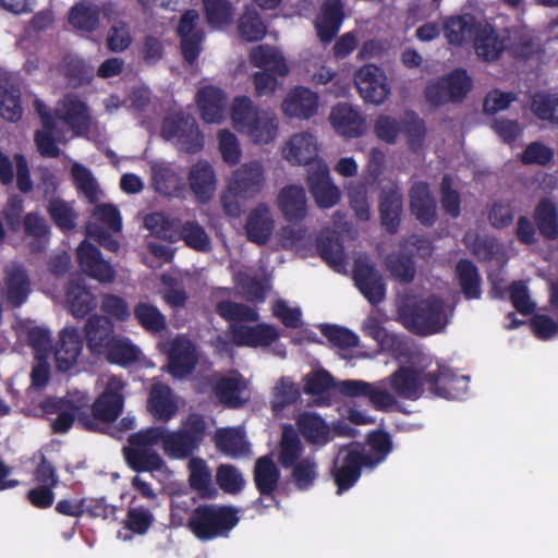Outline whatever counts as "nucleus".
Segmentation results:
<instances>
[{"label": "nucleus", "mask_w": 558, "mask_h": 558, "mask_svg": "<svg viewBox=\"0 0 558 558\" xmlns=\"http://www.w3.org/2000/svg\"><path fill=\"white\" fill-rule=\"evenodd\" d=\"M47 213L54 226L66 233L76 227L77 214L64 199L53 197L48 202Z\"/></svg>", "instance_id": "obj_58"}, {"label": "nucleus", "mask_w": 558, "mask_h": 558, "mask_svg": "<svg viewBox=\"0 0 558 558\" xmlns=\"http://www.w3.org/2000/svg\"><path fill=\"white\" fill-rule=\"evenodd\" d=\"M275 227L270 210L266 204H258L247 216L245 222L246 238L257 245L266 244Z\"/></svg>", "instance_id": "obj_38"}, {"label": "nucleus", "mask_w": 558, "mask_h": 558, "mask_svg": "<svg viewBox=\"0 0 558 558\" xmlns=\"http://www.w3.org/2000/svg\"><path fill=\"white\" fill-rule=\"evenodd\" d=\"M401 317L411 332L422 337L442 331L449 323L446 303L435 294L407 304Z\"/></svg>", "instance_id": "obj_3"}, {"label": "nucleus", "mask_w": 558, "mask_h": 558, "mask_svg": "<svg viewBox=\"0 0 558 558\" xmlns=\"http://www.w3.org/2000/svg\"><path fill=\"white\" fill-rule=\"evenodd\" d=\"M250 58L252 64L263 71L274 72L279 76H286L289 73L284 57L275 47L259 45L252 50Z\"/></svg>", "instance_id": "obj_50"}, {"label": "nucleus", "mask_w": 558, "mask_h": 558, "mask_svg": "<svg viewBox=\"0 0 558 558\" xmlns=\"http://www.w3.org/2000/svg\"><path fill=\"white\" fill-rule=\"evenodd\" d=\"M353 279L360 292L372 305H377L384 301L386 296L384 278L367 257L359 256L355 258Z\"/></svg>", "instance_id": "obj_15"}, {"label": "nucleus", "mask_w": 558, "mask_h": 558, "mask_svg": "<svg viewBox=\"0 0 558 558\" xmlns=\"http://www.w3.org/2000/svg\"><path fill=\"white\" fill-rule=\"evenodd\" d=\"M54 116L77 136L87 135L92 129L93 117L90 109L75 94H65L58 101Z\"/></svg>", "instance_id": "obj_14"}, {"label": "nucleus", "mask_w": 558, "mask_h": 558, "mask_svg": "<svg viewBox=\"0 0 558 558\" xmlns=\"http://www.w3.org/2000/svg\"><path fill=\"white\" fill-rule=\"evenodd\" d=\"M217 449L232 458L244 456L248 451V444L244 436L234 428H220L215 434Z\"/></svg>", "instance_id": "obj_57"}, {"label": "nucleus", "mask_w": 558, "mask_h": 558, "mask_svg": "<svg viewBox=\"0 0 558 558\" xmlns=\"http://www.w3.org/2000/svg\"><path fill=\"white\" fill-rule=\"evenodd\" d=\"M65 300L70 313L76 318L85 317L96 307L95 295L81 277L70 279L65 290Z\"/></svg>", "instance_id": "obj_40"}, {"label": "nucleus", "mask_w": 558, "mask_h": 558, "mask_svg": "<svg viewBox=\"0 0 558 558\" xmlns=\"http://www.w3.org/2000/svg\"><path fill=\"white\" fill-rule=\"evenodd\" d=\"M279 336L278 330L269 324L234 325L231 327L232 342L236 347H269Z\"/></svg>", "instance_id": "obj_30"}, {"label": "nucleus", "mask_w": 558, "mask_h": 558, "mask_svg": "<svg viewBox=\"0 0 558 558\" xmlns=\"http://www.w3.org/2000/svg\"><path fill=\"white\" fill-rule=\"evenodd\" d=\"M86 347L92 355L101 356L108 344L117 336L114 325L105 315H90L84 325Z\"/></svg>", "instance_id": "obj_26"}, {"label": "nucleus", "mask_w": 558, "mask_h": 558, "mask_svg": "<svg viewBox=\"0 0 558 558\" xmlns=\"http://www.w3.org/2000/svg\"><path fill=\"white\" fill-rule=\"evenodd\" d=\"M146 226L169 242L182 240L190 248L203 253L211 250L210 238L205 229L195 220L181 223L178 218L165 216L163 214H153L146 218Z\"/></svg>", "instance_id": "obj_4"}, {"label": "nucleus", "mask_w": 558, "mask_h": 558, "mask_svg": "<svg viewBox=\"0 0 558 558\" xmlns=\"http://www.w3.org/2000/svg\"><path fill=\"white\" fill-rule=\"evenodd\" d=\"M207 430L205 417L199 413H190L177 430L167 428L163 452L171 459L184 460L198 450Z\"/></svg>", "instance_id": "obj_5"}, {"label": "nucleus", "mask_w": 558, "mask_h": 558, "mask_svg": "<svg viewBox=\"0 0 558 558\" xmlns=\"http://www.w3.org/2000/svg\"><path fill=\"white\" fill-rule=\"evenodd\" d=\"M264 168L259 161H250L238 168L228 183V190L234 196L252 198L263 189Z\"/></svg>", "instance_id": "obj_22"}, {"label": "nucleus", "mask_w": 558, "mask_h": 558, "mask_svg": "<svg viewBox=\"0 0 558 558\" xmlns=\"http://www.w3.org/2000/svg\"><path fill=\"white\" fill-rule=\"evenodd\" d=\"M456 274L465 299L481 296V278L476 266L469 259H460L456 266Z\"/></svg>", "instance_id": "obj_56"}, {"label": "nucleus", "mask_w": 558, "mask_h": 558, "mask_svg": "<svg viewBox=\"0 0 558 558\" xmlns=\"http://www.w3.org/2000/svg\"><path fill=\"white\" fill-rule=\"evenodd\" d=\"M473 88V80L463 68L428 81L424 88L426 101L433 107L462 102Z\"/></svg>", "instance_id": "obj_6"}, {"label": "nucleus", "mask_w": 558, "mask_h": 558, "mask_svg": "<svg viewBox=\"0 0 558 558\" xmlns=\"http://www.w3.org/2000/svg\"><path fill=\"white\" fill-rule=\"evenodd\" d=\"M187 182L195 199L201 204H207L217 187L214 167L207 160H198L190 167Z\"/></svg>", "instance_id": "obj_28"}, {"label": "nucleus", "mask_w": 558, "mask_h": 558, "mask_svg": "<svg viewBox=\"0 0 558 558\" xmlns=\"http://www.w3.org/2000/svg\"><path fill=\"white\" fill-rule=\"evenodd\" d=\"M403 196L398 186H386L379 196L381 226L389 234H396L401 222Z\"/></svg>", "instance_id": "obj_35"}, {"label": "nucleus", "mask_w": 558, "mask_h": 558, "mask_svg": "<svg viewBox=\"0 0 558 558\" xmlns=\"http://www.w3.org/2000/svg\"><path fill=\"white\" fill-rule=\"evenodd\" d=\"M444 35L456 47L471 43L477 57L488 61V28L477 23L474 16L465 14L448 17L444 23Z\"/></svg>", "instance_id": "obj_8"}, {"label": "nucleus", "mask_w": 558, "mask_h": 558, "mask_svg": "<svg viewBox=\"0 0 558 558\" xmlns=\"http://www.w3.org/2000/svg\"><path fill=\"white\" fill-rule=\"evenodd\" d=\"M161 131L166 138H177L184 153L196 154L204 147V135L191 114L175 112L166 117Z\"/></svg>", "instance_id": "obj_12"}, {"label": "nucleus", "mask_w": 558, "mask_h": 558, "mask_svg": "<svg viewBox=\"0 0 558 558\" xmlns=\"http://www.w3.org/2000/svg\"><path fill=\"white\" fill-rule=\"evenodd\" d=\"M234 128L256 144H268L278 133V120L272 110L259 109L247 96L235 97L231 107Z\"/></svg>", "instance_id": "obj_1"}, {"label": "nucleus", "mask_w": 558, "mask_h": 558, "mask_svg": "<svg viewBox=\"0 0 558 558\" xmlns=\"http://www.w3.org/2000/svg\"><path fill=\"white\" fill-rule=\"evenodd\" d=\"M308 190L320 208H331L340 201V191L331 182L329 168L325 161L313 165L307 174Z\"/></svg>", "instance_id": "obj_20"}, {"label": "nucleus", "mask_w": 558, "mask_h": 558, "mask_svg": "<svg viewBox=\"0 0 558 558\" xmlns=\"http://www.w3.org/2000/svg\"><path fill=\"white\" fill-rule=\"evenodd\" d=\"M240 518L232 506L203 504L195 507L186 522L187 529L201 541L228 537Z\"/></svg>", "instance_id": "obj_2"}, {"label": "nucleus", "mask_w": 558, "mask_h": 558, "mask_svg": "<svg viewBox=\"0 0 558 558\" xmlns=\"http://www.w3.org/2000/svg\"><path fill=\"white\" fill-rule=\"evenodd\" d=\"M345 19L342 0H324L315 21V29L323 44H330Z\"/></svg>", "instance_id": "obj_27"}, {"label": "nucleus", "mask_w": 558, "mask_h": 558, "mask_svg": "<svg viewBox=\"0 0 558 558\" xmlns=\"http://www.w3.org/2000/svg\"><path fill=\"white\" fill-rule=\"evenodd\" d=\"M241 390V381L235 377L222 376L213 386L215 396L228 408H239L243 404L240 397Z\"/></svg>", "instance_id": "obj_61"}, {"label": "nucleus", "mask_w": 558, "mask_h": 558, "mask_svg": "<svg viewBox=\"0 0 558 558\" xmlns=\"http://www.w3.org/2000/svg\"><path fill=\"white\" fill-rule=\"evenodd\" d=\"M78 265L88 277L101 282L111 283L116 279V270L111 264L105 260L100 250L84 240L76 250Z\"/></svg>", "instance_id": "obj_21"}, {"label": "nucleus", "mask_w": 558, "mask_h": 558, "mask_svg": "<svg viewBox=\"0 0 558 558\" xmlns=\"http://www.w3.org/2000/svg\"><path fill=\"white\" fill-rule=\"evenodd\" d=\"M291 469V480L298 490H310L318 478V462L315 457H303Z\"/></svg>", "instance_id": "obj_55"}, {"label": "nucleus", "mask_w": 558, "mask_h": 558, "mask_svg": "<svg viewBox=\"0 0 558 558\" xmlns=\"http://www.w3.org/2000/svg\"><path fill=\"white\" fill-rule=\"evenodd\" d=\"M137 324L147 332L156 335L167 329V319L161 311L149 302L140 301L133 308Z\"/></svg>", "instance_id": "obj_52"}, {"label": "nucleus", "mask_w": 558, "mask_h": 558, "mask_svg": "<svg viewBox=\"0 0 558 558\" xmlns=\"http://www.w3.org/2000/svg\"><path fill=\"white\" fill-rule=\"evenodd\" d=\"M341 453L343 454L336 460L331 470L338 495L353 487L361 477L362 469L368 468L365 448L362 444L352 442Z\"/></svg>", "instance_id": "obj_11"}, {"label": "nucleus", "mask_w": 558, "mask_h": 558, "mask_svg": "<svg viewBox=\"0 0 558 558\" xmlns=\"http://www.w3.org/2000/svg\"><path fill=\"white\" fill-rule=\"evenodd\" d=\"M147 408L155 418L170 421L178 412L170 387L163 384L154 385L149 391Z\"/></svg>", "instance_id": "obj_43"}, {"label": "nucleus", "mask_w": 558, "mask_h": 558, "mask_svg": "<svg viewBox=\"0 0 558 558\" xmlns=\"http://www.w3.org/2000/svg\"><path fill=\"white\" fill-rule=\"evenodd\" d=\"M367 444L372 450V453H366L368 468H374L384 461L392 450L391 436L384 429H376L368 433Z\"/></svg>", "instance_id": "obj_62"}, {"label": "nucleus", "mask_w": 558, "mask_h": 558, "mask_svg": "<svg viewBox=\"0 0 558 558\" xmlns=\"http://www.w3.org/2000/svg\"><path fill=\"white\" fill-rule=\"evenodd\" d=\"M410 210L415 219L425 227H433L437 221V202L429 184L424 181L415 182L410 191Z\"/></svg>", "instance_id": "obj_25"}, {"label": "nucleus", "mask_w": 558, "mask_h": 558, "mask_svg": "<svg viewBox=\"0 0 558 558\" xmlns=\"http://www.w3.org/2000/svg\"><path fill=\"white\" fill-rule=\"evenodd\" d=\"M150 172L151 185L158 194L169 197H181L183 195L184 183L182 178L170 163H153Z\"/></svg>", "instance_id": "obj_37"}, {"label": "nucleus", "mask_w": 558, "mask_h": 558, "mask_svg": "<svg viewBox=\"0 0 558 558\" xmlns=\"http://www.w3.org/2000/svg\"><path fill=\"white\" fill-rule=\"evenodd\" d=\"M283 154L290 163L306 166L307 172L315 162L324 161L318 158L315 136L307 132L298 133L291 136L283 149Z\"/></svg>", "instance_id": "obj_29"}, {"label": "nucleus", "mask_w": 558, "mask_h": 558, "mask_svg": "<svg viewBox=\"0 0 558 558\" xmlns=\"http://www.w3.org/2000/svg\"><path fill=\"white\" fill-rule=\"evenodd\" d=\"M387 380L367 383L363 380L347 379L340 383V392L347 397H365L377 411L392 410L398 400L395 392L387 388Z\"/></svg>", "instance_id": "obj_13"}, {"label": "nucleus", "mask_w": 558, "mask_h": 558, "mask_svg": "<svg viewBox=\"0 0 558 558\" xmlns=\"http://www.w3.org/2000/svg\"><path fill=\"white\" fill-rule=\"evenodd\" d=\"M59 73L68 85L78 88L93 82L95 71L93 65L84 58L76 54H65L59 63Z\"/></svg>", "instance_id": "obj_39"}, {"label": "nucleus", "mask_w": 558, "mask_h": 558, "mask_svg": "<svg viewBox=\"0 0 558 558\" xmlns=\"http://www.w3.org/2000/svg\"><path fill=\"white\" fill-rule=\"evenodd\" d=\"M401 132L407 136L409 148L417 151L426 136L425 122L415 111H407L401 121Z\"/></svg>", "instance_id": "obj_64"}, {"label": "nucleus", "mask_w": 558, "mask_h": 558, "mask_svg": "<svg viewBox=\"0 0 558 558\" xmlns=\"http://www.w3.org/2000/svg\"><path fill=\"white\" fill-rule=\"evenodd\" d=\"M4 286L7 301L12 307H20L26 302L31 292V281L24 268L14 267L7 271Z\"/></svg>", "instance_id": "obj_46"}, {"label": "nucleus", "mask_w": 558, "mask_h": 558, "mask_svg": "<svg viewBox=\"0 0 558 558\" xmlns=\"http://www.w3.org/2000/svg\"><path fill=\"white\" fill-rule=\"evenodd\" d=\"M134 502L135 497L132 498L123 524L126 530L134 534L144 535L154 524L155 518L150 509L144 506H135Z\"/></svg>", "instance_id": "obj_63"}, {"label": "nucleus", "mask_w": 558, "mask_h": 558, "mask_svg": "<svg viewBox=\"0 0 558 558\" xmlns=\"http://www.w3.org/2000/svg\"><path fill=\"white\" fill-rule=\"evenodd\" d=\"M318 109V96L306 87L294 88L283 100L282 110L289 117L310 119Z\"/></svg>", "instance_id": "obj_41"}, {"label": "nucleus", "mask_w": 558, "mask_h": 558, "mask_svg": "<svg viewBox=\"0 0 558 558\" xmlns=\"http://www.w3.org/2000/svg\"><path fill=\"white\" fill-rule=\"evenodd\" d=\"M126 384L118 376L108 378L102 392L90 407V418L96 423L95 432H102L104 424H111L122 414Z\"/></svg>", "instance_id": "obj_10"}, {"label": "nucleus", "mask_w": 558, "mask_h": 558, "mask_svg": "<svg viewBox=\"0 0 558 558\" xmlns=\"http://www.w3.org/2000/svg\"><path fill=\"white\" fill-rule=\"evenodd\" d=\"M329 120L335 131L347 138H355L363 134L365 120L349 104H338L330 112Z\"/></svg>", "instance_id": "obj_36"}, {"label": "nucleus", "mask_w": 558, "mask_h": 558, "mask_svg": "<svg viewBox=\"0 0 558 558\" xmlns=\"http://www.w3.org/2000/svg\"><path fill=\"white\" fill-rule=\"evenodd\" d=\"M425 374L414 366H400L386 380L396 396L411 401L418 400L424 393Z\"/></svg>", "instance_id": "obj_23"}, {"label": "nucleus", "mask_w": 558, "mask_h": 558, "mask_svg": "<svg viewBox=\"0 0 558 558\" xmlns=\"http://www.w3.org/2000/svg\"><path fill=\"white\" fill-rule=\"evenodd\" d=\"M128 465L135 472H154L163 466V460L155 449L128 445L123 448Z\"/></svg>", "instance_id": "obj_49"}, {"label": "nucleus", "mask_w": 558, "mask_h": 558, "mask_svg": "<svg viewBox=\"0 0 558 558\" xmlns=\"http://www.w3.org/2000/svg\"><path fill=\"white\" fill-rule=\"evenodd\" d=\"M21 88L9 77H0V116L10 122L22 118Z\"/></svg>", "instance_id": "obj_44"}, {"label": "nucleus", "mask_w": 558, "mask_h": 558, "mask_svg": "<svg viewBox=\"0 0 558 558\" xmlns=\"http://www.w3.org/2000/svg\"><path fill=\"white\" fill-rule=\"evenodd\" d=\"M238 32L240 37L248 43L260 41L264 39L267 33V26L255 7H245L239 19Z\"/></svg>", "instance_id": "obj_53"}, {"label": "nucleus", "mask_w": 558, "mask_h": 558, "mask_svg": "<svg viewBox=\"0 0 558 558\" xmlns=\"http://www.w3.org/2000/svg\"><path fill=\"white\" fill-rule=\"evenodd\" d=\"M168 360L169 373L173 377H186L192 374L196 367V348L189 338L178 336L170 343Z\"/></svg>", "instance_id": "obj_24"}, {"label": "nucleus", "mask_w": 558, "mask_h": 558, "mask_svg": "<svg viewBox=\"0 0 558 558\" xmlns=\"http://www.w3.org/2000/svg\"><path fill=\"white\" fill-rule=\"evenodd\" d=\"M216 313L227 322L255 323L259 319L255 308L230 300L219 301L216 304Z\"/></svg>", "instance_id": "obj_60"}, {"label": "nucleus", "mask_w": 558, "mask_h": 558, "mask_svg": "<svg viewBox=\"0 0 558 558\" xmlns=\"http://www.w3.org/2000/svg\"><path fill=\"white\" fill-rule=\"evenodd\" d=\"M111 3L101 8L90 0H81L69 12V24L77 31L94 33L99 27L101 13L107 16L111 11Z\"/></svg>", "instance_id": "obj_31"}, {"label": "nucleus", "mask_w": 558, "mask_h": 558, "mask_svg": "<svg viewBox=\"0 0 558 558\" xmlns=\"http://www.w3.org/2000/svg\"><path fill=\"white\" fill-rule=\"evenodd\" d=\"M354 83L360 96L367 102L383 104L390 94L384 71L375 64H365L354 74Z\"/></svg>", "instance_id": "obj_18"}, {"label": "nucleus", "mask_w": 558, "mask_h": 558, "mask_svg": "<svg viewBox=\"0 0 558 558\" xmlns=\"http://www.w3.org/2000/svg\"><path fill=\"white\" fill-rule=\"evenodd\" d=\"M101 356H105L110 364L125 367L140 360L141 350L128 337L117 335Z\"/></svg>", "instance_id": "obj_47"}, {"label": "nucleus", "mask_w": 558, "mask_h": 558, "mask_svg": "<svg viewBox=\"0 0 558 558\" xmlns=\"http://www.w3.org/2000/svg\"><path fill=\"white\" fill-rule=\"evenodd\" d=\"M189 484L203 498H214L217 494L211 483V472L202 458H192L189 462Z\"/></svg>", "instance_id": "obj_51"}, {"label": "nucleus", "mask_w": 558, "mask_h": 558, "mask_svg": "<svg viewBox=\"0 0 558 558\" xmlns=\"http://www.w3.org/2000/svg\"><path fill=\"white\" fill-rule=\"evenodd\" d=\"M196 104L201 118L206 123L222 122L227 107V95L221 88L213 85L201 87L196 93Z\"/></svg>", "instance_id": "obj_32"}, {"label": "nucleus", "mask_w": 558, "mask_h": 558, "mask_svg": "<svg viewBox=\"0 0 558 558\" xmlns=\"http://www.w3.org/2000/svg\"><path fill=\"white\" fill-rule=\"evenodd\" d=\"M40 409L47 415H56L50 422L53 434L68 433L75 421L84 430L95 432L97 429L96 423L90 418L88 411L82 409L73 400L48 397L41 401Z\"/></svg>", "instance_id": "obj_9"}, {"label": "nucleus", "mask_w": 558, "mask_h": 558, "mask_svg": "<svg viewBox=\"0 0 558 558\" xmlns=\"http://www.w3.org/2000/svg\"><path fill=\"white\" fill-rule=\"evenodd\" d=\"M278 205L288 221L304 219L307 213L304 187L294 184L284 186L278 195Z\"/></svg>", "instance_id": "obj_42"}, {"label": "nucleus", "mask_w": 558, "mask_h": 558, "mask_svg": "<svg viewBox=\"0 0 558 558\" xmlns=\"http://www.w3.org/2000/svg\"><path fill=\"white\" fill-rule=\"evenodd\" d=\"M533 219L545 240H558V208L553 201L542 198L534 209Z\"/></svg>", "instance_id": "obj_45"}, {"label": "nucleus", "mask_w": 558, "mask_h": 558, "mask_svg": "<svg viewBox=\"0 0 558 558\" xmlns=\"http://www.w3.org/2000/svg\"><path fill=\"white\" fill-rule=\"evenodd\" d=\"M52 350L56 368L61 373L71 371L77 364L83 351L80 330L74 326L61 329Z\"/></svg>", "instance_id": "obj_19"}, {"label": "nucleus", "mask_w": 558, "mask_h": 558, "mask_svg": "<svg viewBox=\"0 0 558 558\" xmlns=\"http://www.w3.org/2000/svg\"><path fill=\"white\" fill-rule=\"evenodd\" d=\"M428 390L445 399H462L469 389V377L456 374L447 366L438 365L425 374Z\"/></svg>", "instance_id": "obj_17"}, {"label": "nucleus", "mask_w": 558, "mask_h": 558, "mask_svg": "<svg viewBox=\"0 0 558 558\" xmlns=\"http://www.w3.org/2000/svg\"><path fill=\"white\" fill-rule=\"evenodd\" d=\"M199 13L195 9H189L183 12L177 26V35L180 37L181 54L190 65H192L202 52V43L205 39V33L197 28Z\"/></svg>", "instance_id": "obj_16"}, {"label": "nucleus", "mask_w": 558, "mask_h": 558, "mask_svg": "<svg viewBox=\"0 0 558 558\" xmlns=\"http://www.w3.org/2000/svg\"><path fill=\"white\" fill-rule=\"evenodd\" d=\"M299 433L308 445L322 448L329 444L333 436L331 427L315 412H303L295 420Z\"/></svg>", "instance_id": "obj_34"}, {"label": "nucleus", "mask_w": 558, "mask_h": 558, "mask_svg": "<svg viewBox=\"0 0 558 558\" xmlns=\"http://www.w3.org/2000/svg\"><path fill=\"white\" fill-rule=\"evenodd\" d=\"M385 265L390 275L402 283L413 281L416 272L413 252L399 251L386 256Z\"/></svg>", "instance_id": "obj_54"}, {"label": "nucleus", "mask_w": 558, "mask_h": 558, "mask_svg": "<svg viewBox=\"0 0 558 558\" xmlns=\"http://www.w3.org/2000/svg\"><path fill=\"white\" fill-rule=\"evenodd\" d=\"M507 52L517 61H527L543 52L542 46L523 28H506L500 34L490 25V61Z\"/></svg>", "instance_id": "obj_7"}, {"label": "nucleus", "mask_w": 558, "mask_h": 558, "mask_svg": "<svg viewBox=\"0 0 558 558\" xmlns=\"http://www.w3.org/2000/svg\"><path fill=\"white\" fill-rule=\"evenodd\" d=\"M303 452L304 446L299 433L291 425L284 426L278 445L279 464L289 470L302 459Z\"/></svg>", "instance_id": "obj_48"}, {"label": "nucleus", "mask_w": 558, "mask_h": 558, "mask_svg": "<svg viewBox=\"0 0 558 558\" xmlns=\"http://www.w3.org/2000/svg\"><path fill=\"white\" fill-rule=\"evenodd\" d=\"M202 2L206 22L211 28L232 23L234 9L229 0H202Z\"/></svg>", "instance_id": "obj_59"}, {"label": "nucleus", "mask_w": 558, "mask_h": 558, "mask_svg": "<svg viewBox=\"0 0 558 558\" xmlns=\"http://www.w3.org/2000/svg\"><path fill=\"white\" fill-rule=\"evenodd\" d=\"M253 480L260 497L256 504L263 505L262 497H269L271 501L278 504L275 492L280 480V470L274 462L270 454L258 458L254 465Z\"/></svg>", "instance_id": "obj_33"}]
</instances>
